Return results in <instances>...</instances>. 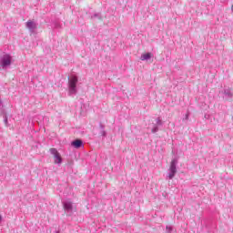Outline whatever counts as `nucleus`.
I'll return each mask as SVG.
<instances>
[{
  "instance_id": "1",
  "label": "nucleus",
  "mask_w": 233,
  "mask_h": 233,
  "mask_svg": "<svg viewBox=\"0 0 233 233\" xmlns=\"http://www.w3.org/2000/svg\"><path fill=\"white\" fill-rule=\"evenodd\" d=\"M68 92L69 96H76L77 94V76H72L68 77Z\"/></svg>"
},
{
  "instance_id": "2",
  "label": "nucleus",
  "mask_w": 233,
  "mask_h": 233,
  "mask_svg": "<svg viewBox=\"0 0 233 233\" xmlns=\"http://www.w3.org/2000/svg\"><path fill=\"white\" fill-rule=\"evenodd\" d=\"M176 174H177V159L174 158L171 160V163L168 168V173H167L168 179H174V177H176Z\"/></svg>"
},
{
  "instance_id": "3",
  "label": "nucleus",
  "mask_w": 233,
  "mask_h": 233,
  "mask_svg": "<svg viewBox=\"0 0 233 233\" xmlns=\"http://www.w3.org/2000/svg\"><path fill=\"white\" fill-rule=\"evenodd\" d=\"M50 154L54 156L56 165H61L63 163V158L61 157V154L56 148L49 149Z\"/></svg>"
},
{
  "instance_id": "4",
  "label": "nucleus",
  "mask_w": 233,
  "mask_h": 233,
  "mask_svg": "<svg viewBox=\"0 0 233 233\" xmlns=\"http://www.w3.org/2000/svg\"><path fill=\"white\" fill-rule=\"evenodd\" d=\"M0 64L3 68L10 66L12 65V56L9 55H4L0 59Z\"/></svg>"
},
{
  "instance_id": "5",
  "label": "nucleus",
  "mask_w": 233,
  "mask_h": 233,
  "mask_svg": "<svg viewBox=\"0 0 233 233\" xmlns=\"http://www.w3.org/2000/svg\"><path fill=\"white\" fill-rule=\"evenodd\" d=\"M221 94H223V98L226 100L232 99L233 97L232 88L229 87L224 88Z\"/></svg>"
},
{
  "instance_id": "6",
  "label": "nucleus",
  "mask_w": 233,
  "mask_h": 233,
  "mask_svg": "<svg viewBox=\"0 0 233 233\" xmlns=\"http://www.w3.org/2000/svg\"><path fill=\"white\" fill-rule=\"evenodd\" d=\"M26 28H28L31 34H34V32H35V28H37V24H35L34 21H27Z\"/></svg>"
},
{
  "instance_id": "7",
  "label": "nucleus",
  "mask_w": 233,
  "mask_h": 233,
  "mask_svg": "<svg viewBox=\"0 0 233 233\" xmlns=\"http://www.w3.org/2000/svg\"><path fill=\"white\" fill-rule=\"evenodd\" d=\"M64 208L67 212H72V209L74 208V206L72 205V202L66 201V202H64Z\"/></svg>"
},
{
  "instance_id": "8",
  "label": "nucleus",
  "mask_w": 233,
  "mask_h": 233,
  "mask_svg": "<svg viewBox=\"0 0 233 233\" xmlns=\"http://www.w3.org/2000/svg\"><path fill=\"white\" fill-rule=\"evenodd\" d=\"M72 147H74L75 148H81V147H83V141L76 139L75 141H73L71 143Z\"/></svg>"
},
{
  "instance_id": "9",
  "label": "nucleus",
  "mask_w": 233,
  "mask_h": 233,
  "mask_svg": "<svg viewBox=\"0 0 233 233\" xmlns=\"http://www.w3.org/2000/svg\"><path fill=\"white\" fill-rule=\"evenodd\" d=\"M150 57H152V54L147 53V54L141 55L140 59H141V61H148V59H150Z\"/></svg>"
},
{
  "instance_id": "10",
  "label": "nucleus",
  "mask_w": 233,
  "mask_h": 233,
  "mask_svg": "<svg viewBox=\"0 0 233 233\" xmlns=\"http://www.w3.org/2000/svg\"><path fill=\"white\" fill-rule=\"evenodd\" d=\"M159 131V127H157V125L154 124L153 127L151 128V132L152 134H156V132Z\"/></svg>"
},
{
  "instance_id": "11",
  "label": "nucleus",
  "mask_w": 233,
  "mask_h": 233,
  "mask_svg": "<svg viewBox=\"0 0 233 233\" xmlns=\"http://www.w3.org/2000/svg\"><path fill=\"white\" fill-rule=\"evenodd\" d=\"M155 125H157V127L163 126V122L161 121V118H157Z\"/></svg>"
},
{
  "instance_id": "12",
  "label": "nucleus",
  "mask_w": 233,
  "mask_h": 233,
  "mask_svg": "<svg viewBox=\"0 0 233 233\" xmlns=\"http://www.w3.org/2000/svg\"><path fill=\"white\" fill-rule=\"evenodd\" d=\"M166 233H172V227L167 226V228H166Z\"/></svg>"
},
{
  "instance_id": "13",
  "label": "nucleus",
  "mask_w": 233,
  "mask_h": 233,
  "mask_svg": "<svg viewBox=\"0 0 233 233\" xmlns=\"http://www.w3.org/2000/svg\"><path fill=\"white\" fill-rule=\"evenodd\" d=\"M4 123H5V127H8V117L5 116Z\"/></svg>"
},
{
  "instance_id": "14",
  "label": "nucleus",
  "mask_w": 233,
  "mask_h": 233,
  "mask_svg": "<svg viewBox=\"0 0 233 233\" xmlns=\"http://www.w3.org/2000/svg\"><path fill=\"white\" fill-rule=\"evenodd\" d=\"M101 135L105 137V136H106V132L105 130H102Z\"/></svg>"
},
{
  "instance_id": "15",
  "label": "nucleus",
  "mask_w": 233,
  "mask_h": 233,
  "mask_svg": "<svg viewBox=\"0 0 233 233\" xmlns=\"http://www.w3.org/2000/svg\"><path fill=\"white\" fill-rule=\"evenodd\" d=\"M93 17H99V15H94Z\"/></svg>"
},
{
  "instance_id": "16",
  "label": "nucleus",
  "mask_w": 233,
  "mask_h": 233,
  "mask_svg": "<svg viewBox=\"0 0 233 233\" xmlns=\"http://www.w3.org/2000/svg\"><path fill=\"white\" fill-rule=\"evenodd\" d=\"M3 105V101H1V98H0V106H2Z\"/></svg>"
},
{
  "instance_id": "17",
  "label": "nucleus",
  "mask_w": 233,
  "mask_h": 233,
  "mask_svg": "<svg viewBox=\"0 0 233 233\" xmlns=\"http://www.w3.org/2000/svg\"><path fill=\"white\" fill-rule=\"evenodd\" d=\"M1 221H3V217H1V215H0V223H1Z\"/></svg>"
},
{
  "instance_id": "18",
  "label": "nucleus",
  "mask_w": 233,
  "mask_h": 233,
  "mask_svg": "<svg viewBox=\"0 0 233 233\" xmlns=\"http://www.w3.org/2000/svg\"><path fill=\"white\" fill-rule=\"evenodd\" d=\"M186 119H188V114L186 115Z\"/></svg>"
}]
</instances>
